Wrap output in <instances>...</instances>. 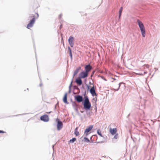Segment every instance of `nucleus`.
<instances>
[{
    "label": "nucleus",
    "instance_id": "27",
    "mask_svg": "<svg viewBox=\"0 0 160 160\" xmlns=\"http://www.w3.org/2000/svg\"><path fill=\"white\" fill-rule=\"evenodd\" d=\"M91 94L92 96L94 97V96H97V94L96 93V92H93V93H91Z\"/></svg>",
    "mask_w": 160,
    "mask_h": 160
},
{
    "label": "nucleus",
    "instance_id": "44",
    "mask_svg": "<svg viewBox=\"0 0 160 160\" xmlns=\"http://www.w3.org/2000/svg\"><path fill=\"white\" fill-rule=\"evenodd\" d=\"M54 145H52V148L53 150L54 149Z\"/></svg>",
    "mask_w": 160,
    "mask_h": 160
},
{
    "label": "nucleus",
    "instance_id": "7",
    "mask_svg": "<svg viewBox=\"0 0 160 160\" xmlns=\"http://www.w3.org/2000/svg\"><path fill=\"white\" fill-rule=\"evenodd\" d=\"M88 74L85 71H83L79 74V77L82 78H84L88 77Z\"/></svg>",
    "mask_w": 160,
    "mask_h": 160
},
{
    "label": "nucleus",
    "instance_id": "11",
    "mask_svg": "<svg viewBox=\"0 0 160 160\" xmlns=\"http://www.w3.org/2000/svg\"><path fill=\"white\" fill-rule=\"evenodd\" d=\"M72 105L73 108L75 110L76 112L77 113H78V104H77L75 102H72Z\"/></svg>",
    "mask_w": 160,
    "mask_h": 160
},
{
    "label": "nucleus",
    "instance_id": "23",
    "mask_svg": "<svg viewBox=\"0 0 160 160\" xmlns=\"http://www.w3.org/2000/svg\"><path fill=\"white\" fill-rule=\"evenodd\" d=\"M122 84L123 85V87H124L125 86V83H124L122 82H121L119 83V86H118V88L117 89H115V90L116 91H118L120 88V86Z\"/></svg>",
    "mask_w": 160,
    "mask_h": 160
},
{
    "label": "nucleus",
    "instance_id": "37",
    "mask_svg": "<svg viewBox=\"0 0 160 160\" xmlns=\"http://www.w3.org/2000/svg\"><path fill=\"white\" fill-rule=\"evenodd\" d=\"M62 14H60L59 16V18L60 19L62 17Z\"/></svg>",
    "mask_w": 160,
    "mask_h": 160
},
{
    "label": "nucleus",
    "instance_id": "20",
    "mask_svg": "<svg viewBox=\"0 0 160 160\" xmlns=\"http://www.w3.org/2000/svg\"><path fill=\"white\" fill-rule=\"evenodd\" d=\"M89 92L90 93H93L96 92L94 86L90 89Z\"/></svg>",
    "mask_w": 160,
    "mask_h": 160
},
{
    "label": "nucleus",
    "instance_id": "8",
    "mask_svg": "<svg viewBox=\"0 0 160 160\" xmlns=\"http://www.w3.org/2000/svg\"><path fill=\"white\" fill-rule=\"evenodd\" d=\"M40 119L41 121L45 122H48L49 120L48 116L47 114H44L41 116L40 118Z\"/></svg>",
    "mask_w": 160,
    "mask_h": 160
},
{
    "label": "nucleus",
    "instance_id": "32",
    "mask_svg": "<svg viewBox=\"0 0 160 160\" xmlns=\"http://www.w3.org/2000/svg\"><path fill=\"white\" fill-rule=\"evenodd\" d=\"M136 74L138 75H141V76H142L144 75V74L143 73H137Z\"/></svg>",
    "mask_w": 160,
    "mask_h": 160
},
{
    "label": "nucleus",
    "instance_id": "49",
    "mask_svg": "<svg viewBox=\"0 0 160 160\" xmlns=\"http://www.w3.org/2000/svg\"><path fill=\"white\" fill-rule=\"evenodd\" d=\"M80 112H82V113H83V111H80Z\"/></svg>",
    "mask_w": 160,
    "mask_h": 160
},
{
    "label": "nucleus",
    "instance_id": "22",
    "mask_svg": "<svg viewBox=\"0 0 160 160\" xmlns=\"http://www.w3.org/2000/svg\"><path fill=\"white\" fill-rule=\"evenodd\" d=\"M73 82V78H72V80L70 84L69 87V90H68V92L69 93H70L71 92V87H72V84Z\"/></svg>",
    "mask_w": 160,
    "mask_h": 160
},
{
    "label": "nucleus",
    "instance_id": "35",
    "mask_svg": "<svg viewBox=\"0 0 160 160\" xmlns=\"http://www.w3.org/2000/svg\"><path fill=\"white\" fill-rule=\"evenodd\" d=\"M93 100H94L96 102L97 101V98L96 97H95L94 98H93Z\"/></svg>",
    "mask_w": 160,
    "mask_h": 160
},
{
    "label": "nucleus",
    "instance_id": "18",
    "mask_svg": "<svg viewBox=\"0 0 160 160\" xmlns=\"http://www.w3.org/2000/svg\"><path fill=\"white\" fill-rule=\"evenodd\" d=\"M68 49L69 52V54L70 57V58L71 59H72V50L69 46H68Z\"/></svg>",
    "mask_w": 160,
    "mask_h": 160
},
{
    "label": "nucleus",
    "instance_id": "48",
    "mask_svg": "<svg viewBox=\"0 0 160 160\" xmlns=\"http://www.w3.org/2000/svg\"><path fill=\"white\" fill-rule=\"evenodd\" d=\"M84 88L83 86H82V87L81 88Z\"/></svg>",
    "mask_w": 160,
    "mask_h": 160
},
{
    "label": "nucleus",
    "instance_id": "47",
    "mask_svg": "<svg viewBox=\"0 0 160 160\" xmlns=\"http://www.w3.org/2000/svg\"><path fill=\"white\" fill-rule=\"evenodd\" d=\"M112 78L113 80H116V79H115V78Z\"/></svg>",
    "mask_w": 160,
    "mask_h": 160
},
{
    "label": "nucleus",
    "instance_id": "25",
    "mask_svg": "<svg viewBox=\"0 0 160 160\" xmlns=\"http://www.w3.org/2000/svg\"><path fill=\"white\" fill-rule=\"evenodd\" d=\"M118 133H116L114 136L113 139H117L118 138Z\"/></svg>",
    "mask_w": 160,
    "mask_h": 160
},
{
    "label": "nucleus",
    "instance_id": "52",
    "mask_svg": "<svg viewBox=\"0 0 160 160\" xmlns=\"http://www.w3.org/2000/svg\"><path fill=\"white\" fill-rule=\"evenodd\" d=\"M73 93H74V94H75V93L74 92H73Z\"/></svg>",
    "mask_w": 160,
    "mask_h": 160
},
{
    "label": "nucleus",
    "instance_id": "40",
    "mask_svg": "<svg viewBox=\"0 0 160 160\" xmlns=\"http://www.w3.org/2000/svg\"><path fill=\"white\" fill-rule=\"evenodd\" d=\"M20 115V114H19V115H13V116H12V117H14V116H18L19 115Z\"/></svg>",
    "mask_w": 160,
    "mask_h": 160
},
{
    "label": "nucleus",
    "instance_id": "28",
    "mask_svg": "<svg viewBox=\"0 0 160 160\" xmlns=\"http://www.w3.org/2000/svg\"><path fill=\"white\" fill-rule=\"evenodd\" d=\"M86 86L88 91H89V90L90 89V86L88 84H87Z\"/></svg>",
    "mask_w": 160,
    "mask_h": 160
},
{
    "label": "nucleus",
    "instance_id": "34",
    "mask_svg": "<svg viewBox=\"0 0 160 160\" xmlns=\"http://www.w3.org/2000/svg\"><path fill=\"white\" fill-rule=\"evenodd\" d=\"M73 87H74V89H79L78 88L77 86H74Z\"/></svg>",
    "mask_w": 160,
    "mask_h": 160
},
{
    "label": "nucleus",
    "instance_id": "16",
    "mask_svg": "<svg viewBox=\"0 0 160 160\" xmlns=\"http://www.w3.org/2000/svg\"><path fill=\"white\" fill-rule=\"evenodd\" d=\"M137 22L138 23V24L139 28L144 27L142 22L139 19L137 20Z\"/></svg>",
    "mask_w": 160,
    "mask_h": 160
},
{
    "label": "nucleus",
    "instance_id": "38",
    "mask_svg": "<svg viewBox=\"0 0 160 160\" xmlns=\"http://www.w3.org/2000/svg\"><path fill=\"white\" fill-rule=\"evenodd\" d=\"M5 132H4V131L0 130V133H4Z\"/></svg>",
    "mask_w": 160,
    "mask_h": 160
},
{
    "label": "nucleus",
    "instance_id": "3",
    "mask_svg": "<svg viewBox=\"0 0 160 160\" xmlns=\"http://www.w3.org/2000/svg\"><path fill=\"white\" fill-rule=\"evenodd\" d=\"M74 97L75 100L78 102H82L84 100V98H83V97L79 95H75Z\"/></svg>",
    "mask_w": 160,
    "mask_h": 160
},
{
    "label": "nucleus",
    "instance_id": "14",
    "mask_svg": "<svg viewBox=\"0 0 160 160\" xmlns=\"http://www.w3.org/2000/svg\"><path fill=\"white\" fill-rule=\"evenodd\" d=\"M67 92H66L64 96V97H63V102L66 104H68V102L67 101Z\"/></svg>",
    "mask_w": 160,
    "mask_h": 160
},
{
    "label": "nucleus",
    "instance_id": "39",
    "mask_svg": "<svg viewBox=\"0 0 160 160\" xmlns=\"http://www.w3.org/2000/svg\"><path fill=\"white\" fill-rule=\"evenodd\" d=\"M36 14H37V17H36V18H38V17H39V15H38V13H36Z\"/></svg>",
    "mask_w": 160,
    "mask_h": 160
},
{
    "label": "nucleus",
    "instance_id": "10",
    "mask_svg": "<svg viewBox=\"0 0 160 160\" xmlns=\"http://www.w3.org/2000/svg\"><path fill=\"white\" fill-rule=\"evenodd\" d=\"M93 125H90L88 128H86L84 131V133L85 136H87L88 135V133L89 132L92 128Z\"/></svg>",
    "mask_w": 160,
    "mask_h": 160
},
{
    "label": "nucleus",
    "instance_id": "5",
    "mask_svg": "<svg viewBox=\"0 0 160 160\" xmlns=\"http://www.w3.org/2000/svg\"><path fill=\"white\" fill-rule=\"evenodd\" d=\"M57 128L58 130H61L63 126V124L62 122L60 121V120L58 118L57 119Z\"/></svg>",
    "mask_w": 160,
    "mask_h": 160
},
{
    "label": "nucleus",
    "instance_id": "30",
    "mask_svg": "<svg viewBox=\"0 0 160 160\" xmlns=\"http://www.w3.org/2000/svg\"><path fill=\"white\" fill-rule=\"evenodd\" d=\"M29 16L28 17V19L32 18V17H33V16L34 15L30 14Z\"/></svg>",
    "mask_w": 160,
    "mask_h": 160
},
{
    "label": "nucleus",
    "instance_id": "50",
    "mask_svg": "<svg viewBox=\"0 0 160 160\" xmlns=\"http://www.w3.org/2000/svg\"><path fill=\"white\" fill-rule=\"evenodd\" d=\"M130 115V114H129L128 116H127V117H129V116Z\"/></svg>",
    "mask_w": 160,
    "mask_h": 160
},
{
    "label": "nucleus",
    "instance_id": "19",
    "mask_svg": "<svg viewBox=\"0 0 160 160\" xmlns=\"http://www.w3.org/2000/svg\"><path fill=\"white\" fill-rule=\"evenodd\" d=\"M78 127H77L75 129V131H74V134L76 135V136H78L79 135V132L78 131Z\"/></svg>",
    "mask_w": 160,
    "mask_h": 160
},
{
    "label": "nucleus",
    "instance_id": "9",
    "mask_svg": "<svg viewBox=\"0 0 160 160\" xmlns=\"http://www.w3.org/2000/svg\"><path fill=\"white\" fill-rule=\"evenodd\" d=\"M85 71L88 74L89 72L92 69V66L90 64L86 65L85 66Z\"/></svg>",
    "mask_w": 160,
    "mask_h": 160
},
{
    "label": "nucleus",
    "instance_id": "42",
    "mask_svg": "<svg viewBox=\"0 0 160 160\" xmlns=\"http://www.w3.org/2000/svg\"><path fill=\"white\" fill-rule=\"evenodd\" d=\"M70 101H71V102H72H72H75L74 101H72V99H71Z\"/></svg>",
    "mask_w": 160,
    "mask_h": 160
},
{
    "label": "nucleus",
    "instance_id": "15",
    "mask_svg": "<svg viewBox=\"0 0 160 160\" xmlns=\"http://www.w3.org/2000/svg\"><path fill=\"white\" fill-rule=\"evenodd\" d=\"M110 133L112 135H114L116 134L117 132V130L116 128H110Z\"/></svg>",
    "mask_w": 160,
    "mask_h": 160
},
{
    "label": "nucleus",
    "instance_id": "24",
    "mask_svg": "<svg viewBox=\"0 0 160 160\" xmlns=\"http://www.w3.org/2000/svg\"><path fill=\"white\" fill-rule=\"evenodd\" d=\"M76 140V138H72V139H71L69 141V142L73 143Z\"/></svg>",
    "mask_w": 160,
    "mask_h": 160
},
{
    "label": "nucleus",
    "instance_id": "12",
    "mask_svg": "<svg viewBox=\"0 0 160 160\" xmlns=\"http://www.w3.org/2000/svg\"><path fill=\"white\" fill-rule=\"evenodd\" d=\"M81 78L78 76L75 80V82L78 86H80L82 84V82Z\"/></svg>",
    "mask_w": 160,
    "mask_h": 160
},
{
    "label": "nucleus",
    "instance_id": "17",
    "mask_svg": "<svg viewBox=\"0 0 160 160\" xmlns=\"http://www.w3.org/2000/svg\"><path fill=\"white\" fill-rule=\"evenodd\" d=\"M81 69V67H79L74 71L73 74V78L79 72V70Z\"/></svg>",
    "mask_w": 160,
    "mask_h": 160
},
{
    "label": "nucleus",
    "instance_id": "43",
    "mask_svg": "<svg viewBox=\"0 0 160 160\" xmlns=\"http://www.w3.org/2000/svg\"><path fill=\"white\" fill-rule=\"evenodd\" d=\"M147 72H146V71H145L144 72V73H143V74H146V73H147Z\"/></svg>",
    "mask_w": 160,
    "mask_h": 160
},
{
    "label": "nucleus",
    "instance_id": "36",
    "mask_svg": "<svg viewBox=\"0 0 160 160\" xmlns=\"http://www.w3.org/2000/svg\"><path fill=\"white\" fill-rule=\"evenodd\" d=\"M86 91H85V92H84L83 94V95L84 96V98L86 97Z\"/></svg>",
    "mask_w": 160,
    "mask_h": 160
},
{
    "label": "nucleus",
    "instance_id": "53",
    "mask_svg": "<svg viewBox=\"0 0 160 160\" xmlns=\"http://www.w3.org/2000/svg\"><path fill=\"white\" fill-rule=\"evenodd\" d=\"M36 59H37V56L36 55Z\"/></svg>",
    "mask_w": 160,
    "mask_h": 160
},
{
    "label": "nucleus",
    "instance_id": "31",
    "mask_svg": "<svg viewBox=\"0 0 160 160\" xmlns=\"http://www.w3.org/2000/svg\"><path fill=\"white\" fill-rule=\"evenodd\" d=\"M95 72V71H93L92 72V74H91V76H90V77H92L93 76V75H94Z\"/></svg>",
    "mask_w": 160,
    "mask_h": 160
},
{
    "label": "nucleus",
    "instance_id": "2",
    "mask_svg": "<svg viewBox=\"0 0 160 160\" xmlns=\"http://www.w3.org/2000/svg\"><path fill=\"white\" fill-rule=\"evenodd\" d=\"M97 133L98 135L100 136L101 137L103 138V140L101 141L97 142H96L98 143H103L107 141V136H102L101 133V131L100 129H98L97 130Z\"/></svg>",
    "mask_w": 160,
    "mask_h": 160
},
{
    "label": "nucleus",
    "instance_id": "46",
    "mask_svg": "<svg viewBox=\"0 0 160 160\" xmlns=\"http://www.w3.org/2000/svg\"><path fill=\"white\" fill-rule=\"evenodd\" d=\"M130 160H131V155L130 156Z\"/></svg>",
    "mask_w": 160,
    "mask_h": 160
},
{
    "label": "nucleus",
    "instance_id": "41",
    "mask_svg": "<svg viewBox=\"0 0 160 160\" xmlns=\"http://www.w3.org/2000/svg\"><path fill=\"white\" fill-rule=\"evenodd\" d=\"M144 66H147V68H148L149 66L148 64H147V65H144Z\"/></svg>",
    "mask_w": 160,
    "mask_h": 160
},
{
    "label": "nucleus",
    "instance_id": "13",
    "mask_svg": "<svg viewBox=\"0 0 160 160\" xmlns=\"http://www.w3.org/2000/svg\"><path fill=\"white\" fill-rule=\"evenodd\" d=\"M141 31V34L143 37H145L146 32L145 27L139 28Z\"/></svg>",
    "mask_w": 160,
    "mask_h": 160
},
{
    "label": "nucleus",
    "instance_id": "29",
    "mask_svg": "<svg viewBox=\"0 0 160 160\" xmlns=\"http://www.w3.org/2000/svg\"><path fill=\"white\" fill-rule=\"evenodd\" d=\"M100 77L101 78L105 80V81H107V80L103 76H100Z\"/></svg>",
    "mask_w": 160,
    "mask_h": 160
},
{
    "label": "nucleus",
    "instance_id": "33",
    "mask_svg": "<svg viewBox=\"0 0 160 160\" xmlns=\"http://www.w3.org/2000/svg\"><path fill=\"white\" fill-rule=\"evenodd\" d=\"M39 78H40V81H41L40 83V86L41 87V86H42V82H41V79L40 78L39 76Z\"/></svg>",
    "mask_w": 160,
    "mask_h": 160
},
{
    "label": "nucleus",
    "instance_id": "26",
    "mask_svg": "<svg viewBox=\"0 0 160 160\" xmlns=\"http://www.w3.org/2000/svg\"><path fill=\"white\" fill-rule=\"evenodd\" d=\"M84 139L85 141L86 142H90L89 140L87 138L84 137Z\"/></svg>",
    "mask_w": 160,
    "mask_h": 160
},
{
    "label": "nucleus",
    "instance_id": "45",
    "mask_svg": "<svg viewBox=\"0 0 160 160\" xmlns=\"http://www.w3.org/2000/svg\"><path fill=\"white\" fill-rule=\"evenodd\" d=\"M62 27V25H61L60 26V27H59V28H60V29Z\"/></svg>",
    "mask_w": 160,
    "mask_h": 160
},
{
    "label": "nucleus",
    "instance_id": "21",
    "mask_svg": "<svg viewBox=\"0 0 160 160\" xmlns=\"http://www.w3.org/2000/svg\"><path fill=\"white\" fill-rule=\"evenodd\" d=\"M122 10H123L122 7H121L120 8V9H119V17H118L119 19H120V18H121Z\"/></svg>",
    "mask_w": 160,
    "mask_h": 160
},
{
    "label": "nucleus",
    "instance_id": "1",
    "mask_svg": "<svg viewBox=\"0 0 160 160\" xmlns=\"http://www.w3.org/2000/svg\"><path fill=\"white\" fill-rule=\"evenodd\" d=\"M82 104L84 106V109L85 110H90L91 105L88 96L84 98V100L82 102Z\"/></svg>",
    "mask_w": 160,
    "mask_h": 160
},
{
    "label": "nucleus",
    "instance_id": "4",
    "mask_svg": "<svg viewBox=\"0 0 160 160\" xmlns=\"http://www.w3.org/2000/svg\"><path fill=\"white\" fill-rule=\"evenodd\" d=\"M35 21V16L33 15L32 19L30 20L27 26V28L29 29V28H32L33 26V25Z\"/></svg>",
    "mask_w": 160,
    "mask_h": 160
},
{
    "label": "nucleus",
    "instance_id": "51",
    "mask_svg": "<svg viewBox=\"0 0 160 160\" xmlns=\"http://www.w3.org/2000/svg\"><path fill=\"white\" fill-rule=\"evenodd\" d=\"M89 83H90V84H91V82H89Z\"/></svg>",
    "mask_w": 160,
    "mask_h": 160
},
{
    "label": "nucleus",
    "instance_id": "6",
    "mask_svg": "<svg viewBox=\"0 0 160 160\" xmlns=\"http://www.w3.org/2000/svg\"><path fill=\"white\" fill-rule=\"evenodd\" d=\"M74 38L73 37L70 36L68 39V42L70 45L71 47H73L74 45Z\"/></svg>",
    "mask_w": 160,
    "mask_h": 160
}]
</instances>
